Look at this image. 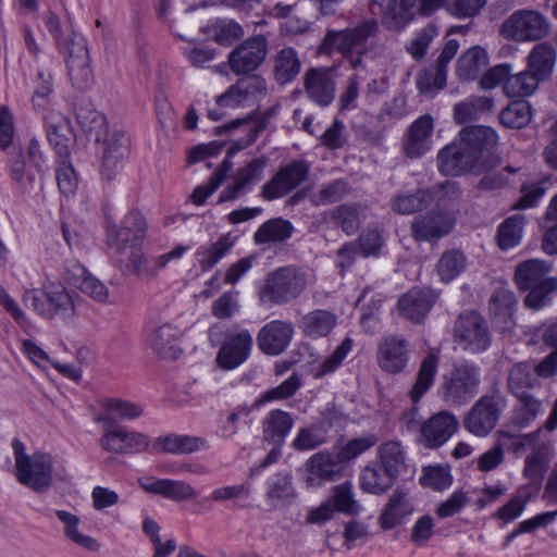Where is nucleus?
Returning a JSON list of instances; mask_svg holds the SVG:
<instances>
[{"label":"nucleus","mask_w":557,"mask_h":557,"mask_svg":"<svg viewBox=\"0 0 557 557\" xmlns=\"http://www.w3.org/2000/svg\"><path fill=\"white\" fill-rule=\"evenodd\" d=\"M77 119L88 140L95 145L102 172L110 176L127 158L129 138L122 132L110 133L106 116L94 108L79 109Z\"/></svg>","instance_id":"obj_1"},{"label":"nucleus","mask_w":557,"mask_h":557,"mask_svg":"<svg viewBox=\"0 0 557 557\" xmlns=\"http://www.w3.org/2000/svg\"><path fill=\"white\" fill-rule=\"evenodd\" d=\"M380 33L379 22L366 18L354 27L342 30L329 29L322 40L324 53L338 52L347 59L352 69L361 66L363 57L375 54L374 40Z\"/></svg>","instance_id":"obj_2"},{"label":"nucleus","mask_w":557,"mask_h":557,"mask_svg":"<svg viewBox=\"0 0 557 557\" xmlns=\"http://www.w3.org/2000/svg\"><path fill=\"white\" fill-rule=\"evenodd\" d=\"M550 271V264L539 259L517 265L513 280L520 290L529 292L523 299L527 308L540 310L549 305L552 294L557 290V278L548 276Z\"/></svg>","instance_id":"obj_3"},{"label":"nucleus","mask_w":557,"mask_h":557,"mask_svg":"<svg viewBox=\"0 0 557 557\" xmlns=\"http://www.w3.org/2000/svg\"><path fill=\"white\" fill-rule=\"evenodd\" d=\"M481 369L469 360L455 362L442 376L437 395L449 407L469 404L479 393Z\"/></svg>","instance_id":"obj_4"},{"label":"nucleus","mask_w":557,"mask_h":557,"mask_svg":"<svg viewBox=\"0 0 557 557\" xmlns=\"http://www.w3.org/2000/svg\"><path fill=\"white\" fill-rule=\"evenodd\" d=\"M307 274L295 265H286L267 274L259 288V299L270 306H284L301 296L307 288Z\"/></svg>","instance_id":"obj_5"},{"label":"nucleus","mask_w":557,"mask_h":557,"mask_svg":"<svg viewBox=\"0 0 557 557\" xmlns=\"http://www.w3.org/2000/svg\"><path fill=\"white\" fill-rule=\"evenodd\" d=\"M500 165V157H488L480 161L460 139L445 146L437 153V166L444 175H480L483 171L496 170Z\"/></svg>","instance_id":"obj_6"},{"label":"nucleus","mask_w":557,"mask_h":557,"mask_svg":"<svg viewBox=\"0 0 557 557\" xmlns=\"http://www.w3.org/2000/svg\"><path fill=\"white\" fill-rule=\"evenodd\" d=\"M23 301L39 315L63 320L74 315L75 307L71 294L66 288L57 283H49L41 288H29L23 294Z\"/></svg>","instance_id":"obj_7"},{"label":"nucleus","mask_w":557,"mask_h":557,"mask_svg":"<svg viewBox=\"0 0 557 557\" xmlns=\"http://www.w3.org/2000/svg\"><path fill=\"white\" fill-rule=\"evenodd\" d=\"M506 405L507 400L499 391L482 395L465 413L462 426L476 437H486L498 424Z\"/></svg>","instance_id":"obj_8"},{"label":"nucleus","mask_w":557,"mask_h":557,"mask_svg":"<svg viewBox=\"0 0 557 557\" xmlns=\"http://www.w3.org/2000/svg\"><path fill=\"white\" fill-rule=\"evenodd\" d=\"M17 480L36 491L46 490L52 482L53 458L50 454L35 453L28 456L23 444L13 443Z\"/></svg>","instance_id":"obj_9"},{"label":"nucleus","mask_w":557,"mask_h":557,"mask_svg":"<svg viewBox=\"0 0 557 557\" xmlns=\"http://www.w3.org/2000/svg\"><path fill=\"white\" fill-rule=\"evenodd\" d=\"M454 342L470 354H481L492 344V335L486 320L474 310L461 312L453 327Z\"/></svg>","instance_id":"obj_10"},{"label":"nucleus","mask_w":557,"mask_h":557,"mask_svg":"<svg viewBox=\"0 0 557 557\" xmlns=\"http://www.w3.org/2000/svg\"><path fill=\"white\" fill-rule=\"evenodd\" d=\"M549 26L547 18L540 12L519 10L503 23L500 35L517 42L535 41L548 35Z\"/></svg>","instance_id":"obj_11"},{"label":"nucleus","mask_w":557,"mask_h":557,"mask_svg":"<svg viewBox=\"0 0 557 557\" xmlns=\"http://www.w3.org/2000/svg\"><path fill=\"white\" fill-rule=\"evenodd\" d=\"M252 346L253 338L249 330L240 327L226 330L215 356L216 366L224 371L237 369L249 359Z\"/></svg>","instance_id":"obj_12"},{"label":"nucleus","mask_w":557,"mask_h":557,"mask_svg":"<svg viewBox=\"0 0 557 557\" xmlns=\"http://www.w3.org/2000/svg\"><path fill=\"white\" fill-rule=\"evenodd\" d=\"M268 39L256 35L242 41L228 54V65L235 75H248L255 72L268 55Z\"/></svg>","instance_id":"obj_13"},{"label":"nucleus","mask_w":557,"mask_h":557,"mask_svg":"<svg viewBox=\"0 0 557 557\" xmlns=\"http://www.w3.org/2000/svg\"><path fill=\"white\" fill-rule=\"evenodd\" d=\"M268 95L265 79L260 75H250L238 79L224 94L216 98V106L221 108L246 107L258 102Z\"/></svg>","instance_id":"obj_14"},{"label":"nucleus","mask_w":557,"mask_h":557,"mask_svg":"<svg viewBox=\"0 0 557 557\" xmlns=\"http://www.w3.org/2000/svg\"><path fill=\"white\" fill-rule=\"evenodd\" d=\"M409 342L401 335L388 334L383 336L376 348L379 368L388 374L405 371L410 359Z\"/></svg>","instance_id":"obj_15"},{"label":"nucleus","mask_w":557,"mask_h":557,"mask_svg":"<svg viewBox=\"0 0 557 557\" xmlns=\"http://www.w3.org/2000/svg\"><path fill=\"white\" fill-rule=\"evenodd\" d=\"M309 168L302 161H293L281 166L276 174L261 188L265 200L282 198L298 187L308 176Z\"/></svg>","instance_id":"obj_16"},{"label":"nucleus","mask_w":557,"mask_h":557,"mask_svg":"<svg viewBox=\"0 0 557 557\" xmlns=\"http://www.w3.org/2000/svg\"><path fill=\"white\" fill-rule=\"evenodd\" d=\"M304 89L307 97L319 107H327L335 99L336 83L332 67H310L304 74Z\"/></svg>","instance_id":"obj_17"},{"label":"nucleus","mask_w":557,"mask_h":557,"mask_svg":"<svg viewBox=\"0 0 557 557\" xmlns=\"http://www.w3.org/2000/svg\"><path fill=\"white\" fill-rule=\"evenodd\" d=\"M458 426L459 422L454 413L440 411L421 424L419 443L429 449L438 448L453 436Z\"/></svg>","instance_id":"obj_18"},{"label":"nucleus","mask_w":557,"mask_h":557,"mask_svg":"<svg viewBox=\"0 0 557 557\" xmlns=\"http://www.w3.org/2000/svg\"><path fill=\"white\" fill-rule=\"evenodd\" d=\"M295 334L294 324L284 320L265 323L257 334V345L267 356H278L289 347Z\"/></svg>","instance_id":"obj_19"},{"label":"nucleus","mask_w":557,"mask_h":557,"mask_svg":"<svg viewBox=\"0 0 557 557\" xmlns=\"http://www.w3.org/2000/svg\"><path fill=\"white\" fill-rule=\"evenodd\" d=\"M454 219L447 213L430 211L413 219L410 234L417 242H436L450 233Z\"/></svg>","instance_id":"obj_20"},{"label":"nucleus","mask_w":557,"mask_h":557,"mask_svg":"<svg viewBox=\"0 0 557 557\" xmlns=\"http://www.w3.org/2000/svg\"><path fill=\"white\" fill-rule=\"evenodd\" d=\"M438 298V294L431 288L412 287L397 301L401 317L412 323H421Z\"/></svg>","instance_id":"obj_21"},{"label":"nucleus","mask_w":557,"mask_h":557,"mask_svg":"<svg viewBox=\"0 0 557 557\" xmlns=\"http://www.w3.org/2000/svg\"><path fill=\"white\" fill-rule=\"evenodd\" d=\"M47 139L54 149L58 159H67L74 143L70 121L59 111L50 110L45 115Z\"/></svg>","instance_id":"obj_22"},{"label":"nucleus","mask_w":557,"mask_h":557,"mask_svg":"<svg viewBox=\"0 0 557 557\" xmlns=\"http://www.w3.org/2000/svg\"><path fill=\"white\" fill-rule=\"evenodd\" d=\"M414 512V504L409 493L396 488L389 495L379 516V524L383 530H393L400 525Z\"/></svg>","instance_id":"obj_23"},{"label":"nucleus","mask_w":557,"mask_h":557,"mask_svg":"<svg viewBox=\"0 0 557 557\" xmlns=\"http://www.w3.org/2000/svg\"><path fill=\"white\" fill-rule=\"evenodd\" d=\"M268 164L265 157L250 160L245 166L237 170L233 183L226 186L219 196V202L237 199L245 194L250 185L258 182Z\"/></svg>","instance_id":"obj_24"},{"label":"nucleus","mask_w":557,"mask_h":557,"mask_svg":"<svg viewBox=\"0 0 557 557\" xmlns=\"http://www.w3.org/2000/svg\"><path fill=\"white\" fill-rule=\"evenodd\" d=\"M459 138L480 161L488 157H500L492 152L498 143V135L488 126H466L460 131Z\"/></svg>","instance_id":"obj_25"},{"label":"nucleus","mask_w":557,"mask_h":557,"mask_svg":"<svg viewBox=\"0 0 557 557\" xmlns=\"http://www.w3.org/2000/svg\"><path fill=\"white\" fill-rule=\"evenodd\" d=\"M27 160L28 168L22 157L12 160L10 171L11 177L15 182L20 184L27 183L32 186L36 180L35 172L41 174L47 171V160L40 149L38 140L36 139H30L27 146Z\"/></svg>","instance_id":"obj_26"},{"label":"nucleus","mask_w":557,"mask_h":557,"mask_svg":"<svg viewBox=\"0 0 557 557\" xmlns=\"http://www.w3.org/2000/svg\"><path fill=\"white\" fill-rule=\"evenodd\" d=\"M511 420L516 426L527 428L531 425L544 411V398L542 388L530 393L513 396Z\"/></svg>","instance_id":"obj_27"},{"label":"nucleus","mask_w":557,"mask_h":557,"mask_svg":"<svg viewBox=\"0 0 557 557\" xmlns=\"http://www.w3.org/2000/svg\"><path fill=\"white\" fill-rule=\"evenodd\" d=\"M433 119L431 115L418 117L408 128L404 144L405 153L409 158H418L431 148Z\"/></svg>","instance_id":"obj_28"},{"label":"nucleus","mask_w":557,"mask_h":557,"mask_svg":"<svg viewBox=\"0 0 557 557\" xmlns=\"http://www.w3.org/2000/svg\"><path fill=\"white\" fill-rule=\"evenodd\" d=\"M139 438L135 431L123 424H103L100 443L103 449L114 454H128L136 449Z\"/></svg>","instance_id":"obj_29"},{"label":"nucleus","mask_w":557,"mask_h":557,"mask_svg":"<svg viewBox=\"0 0 557 557\" xmlns=\"http://www.w3.org/2000/svg\"><path fill=\"white\" fill-rule=\"evenodd\" d=\"M138 231V214L133 212L125 218L120 227L115 224H109L107 226V244L109 247L116 248L117 252L129 248L131 253L134 255Z\"/></svg>","instance_id":"obj_30"},{"label":"nucleus","mask_w":557,"mask_h":557,"mask_svg":"<svg viewBox=\"0 0 557 557\" xmlns=\"http://www.w3.org/2000/svg\"><path fill=\"white\" fill-rule=\"evenodd\" d=\"M143 445H145V449L180 455L197 451L206 447L207 442L205 438L198 436L170 434L164 437H158L151 447L147 442L144 443L141 440V446Z\"/></svg>","instance_id":"obj_31"},{"label":"nucleus","mask_w":557,"mask_h":557,"mask_svg":"<svg viewBox=\"0 0 557 557\" xmlns=\"http://www.w3.org/2000/svg\"><path fill=\"white\" fill-rule=\"evenodd\" d=\"M443 4L445 0H400V10L392 17L388 27L401 30L414 18V10L422 16H431Z\"/></svg>","instance_id":"obj_32"},{"label":"nucleus","mask_w":557,"mask_h":557,"mask_svg":"<svg viewBox=\"0 0 557 557\" xmlns=\"http://www.w3.org/2000/svg\"><path fill=\"white\" fill-rule=\"evenodd\" d=\"M294 423L295 420L289 412L281 409L271 410L262 421L263 440L282 446Z\"/></svg>","instance_id":"obj_33"},{"label":"nucleus","mask_w":557,"mask_h":557,"mask_svg":"<svg viewBox=\"0 0 557 557\" xmlns=\"http://www.w3.org/2000/svg\"><path fill=\"white\" fill-rule=\"evenodd\" d=\"M337 317L329 310L315 309L306 313L299 329L306 337L317 339L327 336L336 326Z\"/></svg>","instance_id":"obj_34"},{"label":"nucleus","mask_w":557,"mask_h":557,"mask_svg":"<svg viewBox=\"0 0 557 557\" xmlns=\"http://www.w3.org/2000/svg\"><path fill=\"white\" fill-rule=\"evenodd\" d=\"M342 463L339 460L338 451L336 454L330 451H319L312 455L306 462V468L313 478L322 481H334L342 471Z\"/></svg>","instance_id":"obj_35"},{"label":"nucleus","mask_w":557,"mask_h":557,"mask_svg":"<svg viewBox=\"0 0 557 557\" xmlns=\"http://www.w3.org/2000/svg\"><path fill=\"white\" fill-rule=\"evenodd\" d=\"M555 62L556 51L547 42L535 45L527 57L528 70L541 82L546 81L552 75Z\"/></svg>","instance_id":"obj_36"},{"label":"nucleus","mask_w":557,"mask_h":557,"mask_svg":"<svg viewBox=\"0 0 557 557\" xmlns=\"http://www.w3.org/2000/svg\"><path fill=\"white\" fill-rule=\"evenodd\" d=\"M183 332L178 326L166 323L161 325L156 332L152 341L154 350L164 359H177L183 349L180 341Z\"/></svg>","instance_id":"obj_37"},{"label":"nucleus","mask_w":557,"mask_h":557,"mask_svg":"<svg viewBox=\"0 0 557 557\" xmlns=\"http://www.w3.org/2000/svg\"><path fill=\"white\" fill-rule=\"evenodd\" d=\"M55 517L63 524L64 536L74 543L77 546H81L89 552H98L100 548L99 542L84 533L81 530V519L78 516L66 511V510H57Z\"/></svg>","instance_id":"obj_38"},{"label":"nucleus","mask_w":557,"mask_h":557,"mask_svg":"<svg viewBox=\"0 0 557 557\" xmlns=\"http://www.w3.org/2000/svg\"><path fill=\"white\" fill-rule=\"evenodd\" d=\"M301 61L298 52L292 47H284L273 58V75L281 84L293 82L299 74Z\"/></svg>","instance_id":"obj_39"},{"label":"nucleus","mask_w":557,"mask_h":557,"mask_svg":"<svg viewBox=\"0 0 557 557\" xmlns=\"http://www.w3.org/2000/svg\"><path fill=\"white\" fill-rule=\"evenodd\" d=\"M541 388V382L532 373L530 364L518 362L510 368L507 377V391L512 397Z\"/></svg>","instance_id":"obj_40"},{"label":"nucleus","mask_w":557,"mask_h":557,"mask_svg":"<svg viewBox=\"0 0 557 557\" xmlns=\"http://www.w3.org/2000/svg\"><path fill=\"white\" fill-rule=\"evenodd\" d=\"M265 487V499L273 508L290 502L296 496L293 478L288 472L271 475L267 480Z\"/></svg>","instance_id":"obj_41"},{"label":"nucleus","mask_w":557,"mask_h":557,"mask_svg":"<svg viewBox=\"0 0 557 557\" xmlns=\"http://www.w3.org/2000/svg\"><path fill=\"white\" fill-rule=\"evenodd\" d=\"M438 364L440 357L435 352L430 351L423 357L417 373L416 382L409 392V396L413 403H418L432 387Z\"/></svg>","instance_id":"obj_42"},{"label":"nucleus","mask_w":557,"mask_h":557,"mask_svg":"<svg viewBox=\"0 0 557 557\" xmlns=\"http://www.w3.org/2000/svg\"><path fill=\"white\" fill-rule=\"evenodd\" d=\"M103 412L97 418V422L103 424H116V421H129L139 414L138 407L122 398H107L101 404Z\"/></svg>","instance_id":"obj_43"},{"label":"nucleus","mask_w":557,"mask_h":557,"mask_svg":"<svg viewBox=\"0 0 557 557\" xmlns=\"http://www.w3.org/2000/svg\"><path fill=\"white\" fill-rule=\"evenodd\" d=\"M235 245V238L231 233L221 235L216 242L200 246L196 257L202 271L212 269L223 257H225Z\"/></svg>","instance_id":"obj_44"},{"label":"nucleus","mask_w":557,"mask_h":557,"mask_svg":"<svg viewBox=\"0 0 557 557\" xmlns=\"http://www.w3.org/2000/svg\"><path fill=\"white\" fill-rule=\"evenodd\" d=\"M293 224L283 218H273L261 224L253 235L257 245L282 243L290 238Z\"/></svg>","instance_id":"obj_45"},{"label":"nucleus","mask_w":557,"mask_h":557,"mask_svg":"<svg viewBox=\"0 0 557 557\" xmlns=\"http://www.w3.org/2000/svg\"><path fill=\"white\" fill-rule=\"evenodd\" d=\"M488 57L481 47H472L457 61L456 72L460 79L472 81L486 67Z\"/></svg>","instance_id":"obj_46"},{"label":"nucleus","mask_w":557,"mask_h":557,"mask_svg":"<svg viewBox=\"0 0 557 557\" xmlns=\"http://www.w3.org/2000/svg\"><path fill=\"white\" fill-rule=\"evenodd\" d=\"M517 306V298L508 288L499 287L494 289L488 301V309L495 319H504L506 329L513 326V312Z\"/></svg>","instance_id":"obj_47"},{"label":"nucleus","mask_w":557,"mask_h":557,"mask_svg":"<svg viewBox=\"0 0 557 557\" xmlns=\"http://www.w3.org/2000/svg\"><path fill=\"white\" fill-rule=\"evenodd\" d=\"M331 221L347 236L354 235L360 227L361 205L356 202L338 205L330 211Z\"/></svg>","instance_id":"obj_48"},{"label":"nucleus","mask_w":557,"mask_h":557,"mask_svg":"<svg viewBox=\"0 0 557 557\" xmlns=\"http://www.w3.org/2000/svg\"><path fill=\"white\" fill-rule=\"evenodd\" d=\"M66 64L72 76H87L89 73V54L86 39L81 35H74L67 46Z\"/></svg>","instance_id":"obj_49"},{"label":"nucleus","mask_w":557,"mask_h":557,"mask_svg":"<svg viewBox=\"0 0 557 557\" xmlns=\"http://www.w3.org/2000/svg\"><path fill=\"white\" fill-rule=\"evenodd\" d=\"M379 459L389 476L397 478L405 469V451L399 442L389 441L379 447Z\"/></svg>","instance_id":"obj_50"},{"label":"nucleus","mask_w":557,"mask_h":557,"mask_svg":"<svg viewBox=\"0 0 557 557\" xmlns=\"http://www.w3.org/2000/svg\"><path fill=\"white\" fill-rule=\"evenodd\" d=\"M395 479L389 476L381 466H367L360 474V487L367 493L382 495L393 486Z\"/></svg>","instance_id":"obj_51"},{"label":"nucleus","mask_w":557,"mask_h":557,"mask_svg":"<svg viewBox=\"0 0 557 557\" xmlns=\"http://www.w3.org/2000/svg\"><path fill=\"white\" fill-rule=\"evenodd\" d=\"M493 99L484 96L470 97L454 107V120L457 124H466L478 120L480 114L493 108Z\"/></svg>","instance_id":"obj_52"},{"label":"nucleus","mask_w":557,"mask_h":557,"mask_svg":"<svg viewBox=\"0 0 557 557\" xmlns=\"http://www.w3.org/2000/svg\"><path fill=\"white\" fill-rule=\"evenodd\" d=\"M542 82L528 69L510 74L504 84V92L510 98H523L533 95Z\"/></svg>","instance_id":"obj_53"},{"label":"nucleus","mask_w":557,"mask_h":557,"mask_svg":"<svg viewBox=\"0 0 557 557\" xmlns=\"http://www.w3.org/2000/svg\"><path fill=\"white\" fill-rule=\"evenodd\" d=\"M467 257L458 249L446 250L442 253L436 264V271L441 282L449 283L465 271Z\"/></svg>","instance_id":"obj_54"},{"label":"nucleus","mask_w":557,"mask_h":557,"mask_svg":"<svg viewBox=\"0 0 557 557\" xmlns=\"http://www.w3.org/2000/svg\"><path fill=\"white\" fill-rule=\"evenodd\" d=\"M208 33L212 39L222 46H231L244 35L243 26L231 18H216L208 25Z\"/></svg>","instance_id":"obj_55"},{"label":"nucleus","mask_w":557,"mask_h":557,"mask_svg":"<svg viewBox=\"0 0 557 557\" xmlns=\"http://www.w3.org/2000/svg\"><path fill=\"white\" fill-rule=\"evenodd\" d=\"M74 285L85 295L92 298L95 301L104 302L109 297V292L106 285L94 276L84 267H76L74 274Z\"/></svg>","instance_id":"obj_56"},{"label":"nucleus","mask_w":557,"mask_h":557,"mask_svg":"<svg viewBox=\"0 0 557 557\" xmlns=\"http://www.w3.org/2000/svg\"><path fill=\"white\" fill-rule=\"evenodd\" d=\"M278 108H280V106L276 104V106H273V107L267 109L261 114V116L259 117V120L257 121V123L255 125L250 124V120H251L250 115H248L247 117H244V119H235L230 124L225 125L226 129L237 128L240 125L248 126L246 139H245L244 144L239 145L237 148L243 149V148L251 145L257 139L259 134L261 132H263L269 126L270 121L277 114Z\"/></svg>","instance_id":"obj_57"},{"label":"nucleus","mask_w":557,"mask_h":557,"mask_svg":"<svg viewBox=\"0 0 557 557\" xmlns=\"http://www.w3.org/2000/svg\"><path fill=\"white\" fill-rule=\"evenodd\" d=\"M525 218L522 214H515L507 218L497 230V244L502 250L517 246L522 237Z\"/></svg>","instance_id":"obj_58"},{"label":"nucleus","mask_w":557,"mask_h":557,"mask_svg":"<svg viewBox=\"0 0 557 557\" xmlns=\"http://www.w3.org/2000/svg\"><path fill=\"white\" fill-rule=\"evenodd\" d=\"M336 511L346 515H358L361 511L360 504L355 499L354 486L350 481L335 485L332 496L327 498Z\"/></svg>","instance_id":"obj_59"},{"label":"nucleus","mask_w":557,"mask_h":557,"mask_svg":"<svg viewBox=\"0 0 557 557\" xmlns=\"http://www.w3.org/2000/svg\"><path fill=\"white\" fill-rule=\"evenodd\" d=\"M519 168L507 165L500 171L495 170L483 171V175L476 183L475 188L479 191H495L509 187L512 184V176L519 172Z\"/></svg>","instance_id":"obj_60"},{"label":"nucleus","mask_w":557,"mask_h":557,"mask_svg":"<svg viewBox=\"0 0 557 557\" xmlns=\"http://www.w3.org/2000/svg\"><path fill=\"white\" fill-rule=\"evenodd\" d=\"M355 243L362 257H379L385 246L384 230L379 225H370L359 234Z\"/></svg>","instance_id":"obj_61"},{"label":"nucleus","mask_w":557,"mask_h":557,"mask_svg":"<svg viewBox=\"0 0 557 557\" xmlns=\"http://www.w3.org/2000/svg\"><path fill=\"white\" fill-rule=\"evenodd\" d=\"M500 123L507 128H522L531 121V106L525 100L510 102L499 114Z\"/></svg>","instance_id":"obj_62"},{"label":"nucleus","mask_w":557,"mask_h":557,"mask_svg":"<svg viewBox=\"0 0 557 557\" xmlns=\"http://www.w3.org/2000/svg\"><path fill=\"white\" fill-rule=\"evenodd\" d=\"M141 530L153 546L152 557H168L176 549V542L173 539L161 541V527L151 517H146Z\"/></svg>","instance_id":"obj_63"},{"label":"nucleus","mask_w":557,"mask_h":557,"mask_svg":"<svg viewBox=\"0 0 557 557\" xmlns=\"http://www.w3.org/2000/svg\"><path fill=\"white\" fill-rule=\"evenodd\" d=\"M432 195L426 190H417L410 195L394 198L392 209L399 214H412L430 207Z\"/></svg>","instance_id":"obj_64"}]
</instances>
